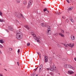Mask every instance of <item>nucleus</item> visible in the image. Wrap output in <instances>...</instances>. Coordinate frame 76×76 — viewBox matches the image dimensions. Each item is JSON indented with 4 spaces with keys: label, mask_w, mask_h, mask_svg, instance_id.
Returning <instances> with one entry per match:
<instances>
[{
    "label": "nucleus",
    "mask_w": 76,
    "mask_h": 76,
    "mask_svg": "<svg viewBox=\"0 0 76 76\" xmlns=\"http://www.w3.org/2000/svg\"><path fill=\"white\" fill-rule=\"evenodd\" d=\"M16 38L17 39H21L23 38V34L22 32L19 31L16 34Z\"/></svg>",
    "instance_id": "f257e3e1"
},
{
    "label": "nucleus",
    "mask_w": 76,
    "mask_h": 76,
    "mask_svg": "<svg viewBox=\"0 0 76 76\" xmlns=\"http://www.w3.org/2000/svg\"><path fill=\"white\" fill-rule=\"evenodd\" d=\"M0 43H1V44H3V43H4V42L2 40H0Z\"/></svg>",
    "instance_id": "a211bd4d"
},
{
    "label": "nucleus",
    "mask_w": 76,
    "mask_h": 76,
    "mask_svg": "<svg viewBox=\"0 0 76 76\" xmlns=\"http://www.w3.org/2000/svg\"><path fill=\"white\" fill-rule=\"evenodd\" d=\"M70 20L71 21V22H72L73 23V22H74V20H73V19H70Z\"/></svg>",
    "instance_id": "473e14b6"
},
{
    "label": "nucleus",
    "mask_w": 76,
    "mask_h": 76,
    "mask_svg": "<svg viewBox=\"0 0 76 76\" xmlns=\"http://www.w3.org/2000/svg\"><path fill=\"white\" fill-rule=\"evenodd\" d=\"M17 63L18 65V66H19V62H17Z\"/></svg>",
    "instance_id": "a19ab883"
},
{
    "label": "nucleus",
    "mask_w": 76,
    "mask_h": 76,
    "mask_svg": "<svg viewBox=\"0 0 76 76\" xmlns=\"http://www.w3.org/2000/svg\"><path fill=\"white\" fill-rule=\"evenodd\" d=\"M68 73H69V74H73V73H74V72L72 71H69Z\"/></svg>",
    "instance_id": "1a4fd4ad"
},
{
    "label": "nucleus",
    "mask_w": 76,
    "mask_h": 76,
    "mask_svg": "<svg viewBox=\"0 0 76 76\" xmlns=\"http://www.w3.org/2000/svg\"><path fill=\"white\" fill-rule=\"evenodd\" d=\"M17 22H18V23H19V22H18V20H16Z\"/></svg>",
    "instance_id": "a18cd8bd"
},
{
    "label": "nucleus",
    "mask_w": 76,
    "mask_h": 76,
    "mask_svg": "<svg viewBox=\"0 0 76 76\" xmlns=\"http://www.w3.org/2000/svg\"><path fill=\"white\" fill-rule=\"evenodd\" d=\"M17 1V3H20V0H16Z\"/></svg>",
    "instance_id": "a878e982"
},
{
    "label": "nucleus",
    "mask_w": 76,
    "mask_h": 76,
    "mask_svg": "<svg viewBox=\"0 0 76 76\" xmlns=\"http://www.w3.org/2000/svg\"><path fill=\"white\" fill-rule=\"evenodd\" d=\"M58 47L60 48L61 47V46L60 45H58Z\"/></svg>",
    "instance_id": "c9c22d12"
},
{
    "label": "nucleus",
    "mask_w": 76,
    "mask_h": 76,
    "mask_svg": "<svg viewBox=\"0 0 76 76\" xmlns=\"http://www.w3.org/2000/svg\"><path fill=\"white\" fill-rule=\"evenodd\" d=\"M71 39L72 40H75V36H73V37H72V36H71Z\"/></svg>",
    "instance_id": "f8f14e48"
},
{
    "label": "nucleus",
    "mask_w": 76,
    "mask_h": 76,
    "mask_svg": "<svg viewBox=\"0 0 76 76\" xmlns=\"http://www.w3.org/2000/svg\"><path fill=\"white\" fill-rule=\"evenodd\" d=\"M32 60H34V59L33 58V59H32Z\"/></svg>",
    "instance_id": "69168bd1"
},
{
    "label": "nucleus",
    "mask_w": 76,
    "mask_h": 76,
    "mask_svg": "<svg viewBox=\"0 0 76 76\" xmlns=\"http://www.w3.org/2000/svg\"><path fill=\"white\" fill-rule=\"evenodd\" d=\"M32 0H30L28 2V9H29V7H30L32 5Z\"/></svg>",
    "instance_id": "39448f33"
},
{
    "label": "nucleus",
    "mask_w": 76,
    "mask_h": 76,
    "mask_svg": "<svg viewBox=\"0 0 76 76\" xmlns=\"http://www.w3.org/2000/svg\"><path fill=\"white\" fill-rule=\"evenodd\" d=\"M61 13H62L61 12H59V14L60 15V14H61Z\"/></svg>",
    "instance_id": "5fc2aeb1"
},
{
    "label": "nucleus",
    "mask_w": 76,
    "mask_h": 76,
    "mask_svg": "<svg viewBox=\"0 0 76 76\" xmlns=\"http://www.w3.org/2000/svg\"><path fill=\"white\" fill-rule=\"evenodd\" d=\"M45 63H47V62H48V57L47 56H45Z\"/></svg>",
    "instance_id": "423d86ee"
},
{
    "label": "nucleus",
    "mask_w": 76,
    "mask_h": 76,
    "mask_svg": "<svg viewBox=\"0 0 76 76\" xmlns=\"http://www.w3.org/2000/svg\"><path fill=\"white\" fill-rule=\"evenodd\" d=\"M18 53H19L20 52V49H18Z\"/></svg>",
    "instance_id": "e433bc0d"
},
{
    "label": "nucleus",
    "mask_w": 76,
    "mask_h": 76,
    "mask_svg": "<svg viewBox=\"0 0 76 76\" xmlns=\"http://www.w3.org/2000/svg\"><path fill=\"white\" fill-rule=\"evenodd\" d=\"M0 22H5V20H1V19H0Z\"/></svg>",
    "instance_id": "2eb2a0df"
},
{
    "label": "nucleus",
    "mask_w": 76,
    "mask_h": 76,
    "mask_svg": "<svg viewBox=\"0 0 76 76\" xmlns=\"http://www.w3.org/2000/svg\"><path fill=\"white\" fill-rule=\"evenodd\" d=\"M56 14L57 15H60V12H57L56 13Z\"/></svg>",
    "instance_id": "aec40b11"
},
{
    "label": "nucleus",
    "mask_w": 76,
    "mask_h": 76,
    "mask_svg": "<svg viewBox=\"0 0 76 76\" xmlns=\"http://www.w3.org/2000/svg\"><path fill=\"white\" fill-rule=\"evenodd\" d=\"M75 76H76V74L75 75Z\"/></svg>",
    "instance_id": "680f3d73"
},
{
    "label": "nucleus",
    "mask_w": 76,
    "mask_h": 76,
    "mask_svg": "<svg viewBox=\"0 0 76 76\" xmlns=\"http://www.w3.org/2000/svg\"><path fill=\"white\" fill-rule=\"evenodd\" d=\"M41 25L42 26H45V25H44V24L43 23H42L41 24Z\"/></svg>",
    "instance_id": "b1692460"
},
{
    "label": "nucleus",
    "mask_w": 76,
    "mask_h": 76,
    "mask_svg": "<svg viewBox=\"0 0 76 76\" xmlns=\"http://www.w3.org/2000/svg\"><path fill=\"white\" fill-rule=\"evenodd\" d=\"M24 27L28 29H29V28L28 27V25L24 26Z\"/></svg>",
    "instance_id": "ddd939ff"
},
{
    "label": "nucleus",
    "mask_w": 76,
    "mask_h": 76,
    "mask_svg": "<svg viewBox=\"0 0 76 76\" xmlns=\"http://www.w3.org/2000/svg\"><path fill=\"white\" fill-rule=\"evenodd\" d=\"M47 8H45V9L43 10L44 12H45V11H47Z\"/></svg>",
    "instance_id": "bb28decb"
},
{
    "label": "nucleus",
    "mask_w": 76,
    "mask_h": 76,
    "mask_svg": "<svg viewBox=\"0 0 76 76\" xmlns=\"http://www.w3.org/2000/svg\"><path fill=\"white\" fill-rule=\"evenodd\" d=\"M64 67H65V68H66V69H69V68L72 69V70H75V68L74 67H72V66L70 65L69 64H66L64 66Z\"/></svg>",
    "instance_id": "f03ea898"
},
{
    "label": "nucleus",
    "mask_w": 76,
    "mask_h": 76,
    "mask_svg": "<svg viewBox=\"0 0 76 76\" xmlns=\"http://www.w3.org/2000/svg\"><path fill=\"white\" fill-rule=\"evenodd\" d=\"M67 45H68L69 47H70L71 48H72V47L75 46V45L74 44V43L72 44V45L71 43H70L69 44H68L67 45H65L64 46L66 47H68Z\"/></svg>",
    "instance_id": "20e7f679"
},
{
    "label": "nucleus",
    "mask_w": 76,
    "mask_h": 76,
    "mask_svg": "<svg viewBox=\"0 0 76 76\" xmlns=\"http://www.w3.org/2000/svg\"><path fill=\"white\" fill-rule=\"evenodd\" d=\"M30 43H27V45L28 47H29V45H30Z\"/></svg>",
    "instance_id": "cd10ccee"
},
{
    "label": "nucleus",
    "mask_w": 76,
    "mask_h": 76,
    "mask_svg": "<svg viewBox=\"0 0 76 76\" xmlns=\"http://www.w3.org/2000/svg\"><path fill=\"white\" fill-rule=\"evenodd\" d=\"M4 70H6V71H7V70H6V69H4Z\"/></svg>",
    "instance_id": "bf43d9fd"
},
{
    "label": "nucleus",
    "mask_w": 76,
    "mask_h": 76,
    "mask_svg": "<svg viewBox=\"0 0 76 76\" xmlns=\"http://www.w3.org/2000/svg\"><path fill=\"white\" fill-rule=\"evenodd\" d=\"M62 18H63V17H62Z\"/></svg>",
    "instance_id": "774afa93"
},
{
    "label": "nucleus",
    "mask_w": 76,
    "mask_h": 76,
    "mask_svg": "<svg viewBox=\"0 0 76 76\" xmlns=\"http://www.w3.org/2000/svg\"><path fill=\"white\" fill-rule=\"evenodd\" d=\"M8 29L9 31H13V28L11 26H10L8 27Z\"/></svg>",
    "instance_id": "0eeeda50"
},
{
    "label": "nucleus",
    "mask_w": 76,
    "mask_h": 76,
    "mask_svg": "<svg viewBox=\"0 0 76 76\" xmlns=\"http://www.w3.org/2000/svg\"><path fill=\"white\" fill-rule=\"evenodd\" d=\"M35 75V73L31 74V76H34Z\"/></svg>",
    "instance_id": "393cba45"
},
{
    "label": "nucleus",
    "mask_w": 76,
    "mask_h": 76,
    "mask_svg": "<svg viewBox=\"0 0 76 76\" xmlns=\"http://www.w3.org/2000/svg\"><path fill=\"white\" fill-rule=\"evenodd\" d=\"M39 67H40L39 72H41V71H42V64H41Z\"/></svg>",
    "instance_id": "6e6552de"
},
{
    "label": "nucleus",
    "mask_w": 76,
    "mask_h": 76,
    "mask_svg": "<svg viewBox=\"0 0 76 76\" xmlns=\"http://www.w3.org/2000/svg\"><path fill=\"white\" fill-rule=\"evenodd\" d=\"M61 32H62V33H63V34L64 33V30H61Z\"/></svg>",
    "instance_id": "f704fd0d"
},
{
    "label": "nucleus",
    "mask_w": 76,
    "mask_h": 76,
    "mask_svg": "<svg viewBox=\"0 0 76 76\" xmlns=\"http://www.w3.org/2000/svg\"><path fill=\"white\" fill-rule=\"evenodd\" d=\"M59 35H62V34L61 33H59Z\"/></svg>",
    "instance_id": "8fccbe9b"
},
{
    "label": "nucleus",
    "mask_w": 76,
    "mask_h": 76,
    "mask_svg": "<svg viewBox=\"0 0 76 76\" xmlns=\"http://www.w3.org/2000/svg\"><path fill=\"white\" fill-rule=\"evenodd\" d=\"M20 15L22 16V18H24V19H25V17H24V16H23V15H22L21 13H20Z\"/></svg>",
    "instance_id": "5701e85b"
},
{
    "label": "nucleus",
    "mask_w": 76,
    "mask_h": 76,
    "mask_svg": "<svg viewBox=\"0 0 76 76\" xmlns=\"http://www.w3.org/2000/svg\"><path fill=\"white\" fill-rule=\"evenodd\" d=\"M51 32H50V31H48L47 32V35H51Z\"/></svg>",
    "instance_id": "9b49d317"
},
{
    "label": "nucleus",
    "mask_w": 76,
    "mask_h": 76,
    "mask_svg": "<svg viewBox=\"0 0 76 76\" xmlns=\"http://www.w3.org/2000/svg\"><path fill=\"white\" fill-rule=\"evenodd\" d=\"M57 56H58V57H59V58H61V56L60 55H57Z\"/></svg>",
    "instance_id": "c85d7f7f"
},
{
    "label": "nucleus",
    "mask_w": 76,
    "mask_h": 76,
    "mask_svg": "<svg viewBox=\"0 0 76 76\" xmlns=\"http://www.w3.org/2000/svg\"><path fill=\"white\" fill-rule=\"evenodd\" d=\"M53 54H55V53H53Z\"/></svg>",
    "instance_id": "0e129e2a"
},
{
    "label": "nucleus",
    "mask_w": 76,
    "mask_h": 76,
    "mask_svg": "<svg viewBox=\"0 0 76 76\" xmlns=\"http://www.w3.org/2000/svg\"><path fill=\"white\" fill-rule=\"evenodd\" d=\"M39 57H40V58H41V55H39Z\"/></svg>",
    "instance_id": "de8ad7c7"
},
{
    "label": "nucleus",
    "mask_w": 76,
    "mask_h": 76,
    "mask_svg": "<svg viewBox=\"0 0 76 76\" xmlns=\"http://www.w3.org/2000/svg\"><path fill=\"white\" fill-rule=\"evenodd\" d=\"M66 22L68 23V22H69V21L68 20V19H66Z\"/></svg>",
    "instance_id": "2f4dec72"
},
{
    "label": "nucleus",
    "mask_w": 76,
    "mask_h": 76,
    "mask_svg": "<svg viewBox=\"0 0 76 76\" xmlns=\"http://www.w3.org/2000/svg\"><path fill=\"white\" fill-rule=\"evenodd\" d=\"M64 61H67V59L64 58H63L62 59Z\"/></svg>",
    "instance_id": "c756f323"
},
{
    "label": "nucleus",
    "mask_w": 76,
    "mask_h": 76,
    "mask_svg": "<svg viewBox=\"0 0 76 76\" xmlns=\"http://www.w3.org/2000/svg\"><path fill=\"white\" fill-rule=\"evenodd\" d=\"M52 67L54 69V70H56V67L54 65H53L52 66Z\"/></svg>",
    "instance_id": "9d476101"
},
{
    "label": "nucleus",
    "mask_w": 76,
    "mask_h": 76,
    "mask_svg": "<svg viewBox=\"0 0 76 76\" xmlns=\"http://www.w3.org/2000/svg\"><path fill=\"white\" fill-rule=\"evenodd\" d=\"M74 60H75V61H76V58H74Z\"/></svg>",
    "instance_id": "3c124183"
},
{
    "label": "nucleus",
    "mask_w": 76,
    "mask_h": 76,
    "mask_svg": "<svg viewBox=\"0 0 76 76\" xmlns=\"http://www.w3.org/2000/svg\"><path fill=\"white\" fill-rule=\"evenodd\" d=\"M2 12H1L0 11V16H2Z\"/></svg>",
    "instance_id": "72a5a7b5"
},
{
    "label": "nucleus",
    "mask_w": 76,
    "mask_h": 76,
    "mask_svg": "<svg viewBox=\"0 0 76 76\" xmlns=\"http://www.w3.org/2000/svg\"><path fill=\"white\" fill-rule=\"evenodd\" d=\"M19 14L18 13L17 15H15V16H16V17H17V18H20V17L19 16Z\"/></svg>",
    "instance_id": "dca6fc26"
},
{
    "label": "nucleus",
    "mask_w": 76,
    "mask_h": 76,
    "mask_svg": "<svg viewBox=\"0 0 76 76\" xmlns=\"http://www.w3.org/2000/svg\"><path fill=\"white\" fill-rule=\"evenodd\" d=\"M5 30L7 32H9V31L7 29H5Z\"/></svg>",
    "instance_id": "37998d69"
},
{
    "label": "nucleus",
    "mask_w": 76,
    "mask_h": 76,
    "mask_svg": "<svg viewBox=\"0 0 76 76\" xmlns=\"http://www.w3.org/2000/svg\"><path fill=\"white\" fill-rule=\"evenodd\" d=\"M23 3L24 4H27V2L26 1H24L23 2Z\"/></svg>",
    "instance_id": "4be33fe9"
},
{
    "label": "nucleus",
    "mask_w": 76,
    "mask_h": 76,
    "mask_svg": "<svg viewBox=\"0 0 76 76\" xmlns=\"http://www.w3.org/2000/svg\"><path fill=\"white\" fill-rule=\"evenodd\" d=\"M49 28H48L47 29V31H49L50 32H51V30H50V27H49Z\"/></svg>",
    "instance_id": "412c9836"
},
{
    "label": "nucleus",
    "mask_w": 76,
    "mask_h": 76,
    "mask_svg": "<svg viewBox=\"0 0 76 76\" xmlns=\"http://www.w3.org/2000/svg\"><path fill=\"white\" fill-rule=\"evenodd\" d=\"M61 37H64V35L62 34V35H61Z\"/></svg>",
    "instance_id": "ea45409f"
},
{
    "label": "nucleus",
    "mask_w": 76,
    "mask_h": 76,
    "mask_svg": "<svg viewBox=\"0 0 76 76\" xmlns=\"http://www.w3.org/2000/svg\"><path fill=\"white\" fill-rule=\"evenodd\" d=\"M38 67H39V66H38L36 69V70H37V69H38Z\"/></svg>",
    "instance_id": "603ef678"
},
{
    "label": "nucleus",
    "mask_w": 76,
    "mask_h": 76,
    "mask_svg": "<svg viewBox=\"0 0 76 76\" xmlns=\"http://www.w3.org/2000/svg\"><path fill=\"white\" fill-rule=\"evenodd\" d=\"M66 0L67 1V3H70V2L69 1V0Z\"/></svg>",
    "instance_id": "4c0bfd02"
},
{
    "label": "nucleus",
    "mask_w": 76,
    "mask_h": 76,
    "mask_svg": "<svg viewBox=\"0 0 76 76\" xmlns=\"http://www.w3.org/2000/svg\"><path fill=\"white\" fill-rule=\"evenodd\" d=\"M8 50L10 51H11L12 50V48H10V47L8 48Z\"/></svg>",
    "instance_id": "f3484780"
},
{
    "label": "nucleus",
    "mask_w": 76,
    "mask_h": 76,
    "mask_svg": "<svg viewBox=\"0 0 76 76\" xmlns=\"http://www.w3.org/2000/svg\"><path fill=\"white\" fill-rule=\"evenodd\" d=\"M50 71H52V72H54V70H55V69H54L52 67H51L50 69Z\"/></svg>",
    "instance_id": "4468645a"
},
{
    "label": "nucleus",
    "mask_w": 76,
    "mask_h": 76,
    "mask_svg": "<svg viewBox=\"0 0 76 76\" xmlns=\"http://www.w3.org/2000/svg\"><path fill=\"white\" fill-rule=\"evenodd\" d=\"M61 44H63V45H65L66 44H64V43H61Z\"/></svg>",
    "instance_id": "c03bdc74"
},
{
    "label": "nucleus",
    "mask_w": 76,
    "mask_h": 76,
    "mask_svg": "<svg viewBox=\"0 0 76 76\" xmlns=\"http://www.w3.org/2000/svg\"><path fill=\"white\" fill-rule=\"evenodd\" d=\"M66 33H67V32L66 31Z\"/></svg>",
    "instance_id": "338daca9"
},
{
    "label": "nucleus",
    "mask_w": 76,
    "mask_h": 76,
    "mask_svg": "<svg viewBox=\"0 0 76 76\" xmlns=\"http://www.w3.org/2000/svg\"><path fill=\"white\" fill-rule=\"evenodd\" d=\"M37 38H38V39H40V38H41V37H39Z\"/></svg>",
    "instance_id": "49530a36"
},
{
    "label": "nucleus",
    "mask_w": 76,
    "mask_h": 76,
    "mask_svg": "<svg viewBox=\"0 0 76 76\" xmlns=\"http://www.w3.org/2000/svg\"><path fill=\"white\" fill-rule=\"evenodd\" d=\"M0 54H2V52L1 51H0Z\"/></svg>",
    "instance_id": "864d4df0"
},
{
    "label": "nucleus",
    "mask_w": 76,
    "mask_h": 76,
    "mask_svg": "<svg viewBox=\"0 0 76 76\" xmlns=\"http://www.w3.org/2000/svg\"><path fill=\"white\" fill-rule=\"evenodd\" d=\"M36 76H38V75H36Z\"/></svg>",
    "instance_id": "052dcab7"
},
{
    "label": "nucleus",
    "mask_w": 76,
    "mask_h": 76,
    "mask_svg": "<svg viewBox=\"0 0 76 76\" xmlns=\"http://www.w3.org/2000/svg\"><path fill=\"white\" fill-rule=\"evenodd\" d=\"M37 53L38 54H39V52H37Z\"/></svg>",
    "instance_id": "4d7b16f0"
},
{
    "label": "nucleus",
    "mask_w": 76,
    "mask_h": 76,
    "mask_svg": "<svg viewBox=\"0 0 76 76\" xmlns=\"http://www.w3.org/2000/svg\"><path fill=\"white\" fill-rule=\"evenodd\" d=\"M50 75L52 76H54V73H53V72H51L50 73Z\"/></svg>",
    "instance_id": "7c9ffc66"
},
{
    "label": "nucleus",
    "mask_w": 76,
    "mask_h": 76,
    "mask_svg": "<svg viewBox=\"0 0 76 76\" xmlns=\"http://www.w3.org/2000/svg\"><path fill=\"white\" fill-rule=\"evenodd\" d=\"M0 76H3V75H2V74H0Z\"/></svg>",
    "instance_id": "09e8293b"
},
{
    "label": "nucleus",
    "mask_w": 76,
    "mask_h": 76,
    "mask_svg": "<svg viewBox=\"0 0 76 76\" xmlns=\"http://www.w3.org/2000/svg\"><path fill=\"white\" fill-rule=\"evenodd\" d=\"M47 12H48V13H49V11L47 10Z\"/></svg>",
    "instance_id": "6e6d98bb"
},
{
    "label": "nucleus",
    "mask_w": 76,
    "mask_h": 76,
    "mask_svg": "<svg viewBox=\"0 0 76 76\" xmlns=\"http://www.w3.org/2000/svg\"><path fill=\"white\" fill-rule=\"evenodd\" d=\"M39 55H40V54H39Z\"/></svg>",
    "instance_id": "e2e57ef3"
},
{
    "label": "nucleus",
    "mask_w": 76,
    "mask_h": 76,
    "mask_svg": "<svg viewBox=\"0 0 76 76\" xmlns=\"http://www.w3.org/2000/svg\"><path fill=\"white\" fill-rule=\"evenodd\" d=\"M47 70H50V68H48L47 69Z\"/></svg>",
    "instance_id": "79ce46f5"
},
{
    "label": "nucleus",
    "mask_w": 76,
    "mask_h": 76,
    "mask_svg": "<svg viewBox=\"0 0 76 76\" xmlns=\"http://www.w3.org/2000/svg\"><path fill=\"white\" fill-rule=\"evenodd\" d=\"M73 9V7H70L69 8V10H72Z\"/></svg>",
    "instance_id": "6ab92c4d"
},
{
    "label": "nucleus",
    "mask_w": 76,
    "mask_h": 76,
    "mask_svg": "<svg viewBox=\"0 0 76 76\" xmlns=\"http://www.w3.org/2000/svg\"><path fill=\"white\" fill-rule=\"evenodd\" d=\"M35 70H34V72H36L37 71V70H36V69H35Z\"/></svg>",
    "instance_id": "13d9d810"
},
{
    "label": "nucleus",
    "mask_w": 76,
    "mask_h": 76,
    "mask_svg": "<svg viewBox=\"0 0 76 76\" xmlns=\"http://www.w3.org/2000/svg\"><path fill=\"white\" fill-rule=\"evenodd\" d=\"M0 47L1 48H2L3 47V46H2V45H0Z\"/></svg>",
    "instance_id": "58836bf2"
},
{
    "label": "nucleus",
    "mask_w": 76,
    "mask_h": 76,
    "mask_svg": "<svg viewBox=\"0 0 76 76\" xmlns=\"http://www.w3.org/2000/svg\"><path fill=\"white\" fill-rule=\"evenodd\" d=\"M31 34L32 35H34L33 36L34 38V39L35 41H37L38 42H39V43H40V40L39 39H38V38L36 37V35L35 34H34V33L32 32L31 33Z\"/></svg>",
    "instance_id": "7ed1b4c3"
}]
</instances>
